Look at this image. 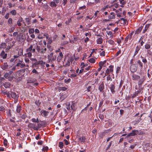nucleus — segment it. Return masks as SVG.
I'll return each instance as SVG.
<instances>
[{"label": "nucleus", "instance_id": "obj_1", "mask_svg": "<svg viewBox=\"0 0 152 152\" xmlns=\"http://www.w3.org/2000/svg\"><path fill=\"white\" fill-rule=\"evenodd\" d=\"M117 35H115V39H116V40L115 41L117 42V43L119 44L121 43V39L123 40V37H121V32L120 31H118L117 32Z\"/></svg>", "mask_w": 152, "mask_h": 152}, {"label": "nucleus", "instance_id": "obj_2", "mask_svg": "<svg viewBox=\"0 0 152 152\" xmlns=\"http://www.w3.org/2000/svg\"><path fill=\"white\" fill-rule=\"evenodd\" d=\"M139 80L138 81V86H139V88H141L142 89L144 88V86L142 85L143 83L144 82L145 80V78L144 76L142 77L140 79H139Z\"/></svg>", "mask_w": 152, "mask_h": 152}, {"label": "nucleus", "instance_id": "obj_3", "mask_svg": "<svg viewBox=\"0 0 152 152\" xmlns=\"http://www.w3.org/2000/svg\"><path fill=\"white\" fill-rule=\"evenodd\" d=\"M139 133V131L137 130H133L131 132L127 134L126 136V138H129L130 137H132L137 135Z\"/></svg>", "mask_w": 152, "mask_h": 152}, {"label": "nucleus", "instance_id": "obj_4", "mask_svg": "<svg viewBox=\"0 0 152 152\" xmlns=\"http://www.w3.org/2000/svg\"><path fill=\"white\" fill-rule=\"evenodd\" d=\"M143 90L141 88H138V90L137 91H135L133 94L132 96V98L135 97L136 96L138 95V94L140 93H141V94L143 92Z\"/></svg>", "mask_w": 152, "mask_h": 152}, {"label": "nucleus", "instance_id": "obj_5", "mask_svg": "<svg viewBox=\"0 0 152 152\" xmlns=\"http://www.w3.org/2000/svg\"><path fill=\"white\" fill-rule=\"evenodd\" d=\"M137 66L135 64H133L130 66V70L132 72H135L137 71Z\"/></svg>", "mask_w": 152, "mask_h": 152}, {"label": "nucleus", "instance_id": "obj_6", "mask_svg": "<svg viewBox=\"0 0 152 152\" xmlns=\"http://www.w3.org/2000/svg\"><path fill=\"white\" fill-rule=\"evenodd\" d=\"M132 79L133 80H136L140 79V77L139 75L135 74L134 73L132 74Z\"/></svg>", "mask_w": 152, "mask_h": 152}, {"label": "nucleus", "instance_id": "obj_7", "mask_svg": "<svg viewBox=\"0 0 152 152\" xmlns=\"http://www.w3.org/2000/svg\"><path fill=\"white\" fill-rule=\"evenodd\" d=\"M4 77L6 79H8L10 81L12 80L14 77L13 76L10 75L9 73L8 72H6L5 74Z\"/></svg>", "mask_w": 152, "mask_h": 152}, {"label": "nucleus", "instance_id": "obj_8", "mask_svg": "<svg viewBox=\"0 0 152 152\" xmlns=\"http://www.w3.org/2000/svg\"><path fill=\"white\" fill-rule=\"evenodd\" d=\"M59 2V0H53V1L51 2L50 6L51 7H56L57 6V4Z\"/></svg>", "mask_w": 152, "mask_h": 152}, {"label": "nucleus", "instance_id": "obj_9", "mask_svg": "<svg viewBox=\"0 0 152 152\" xmlns=\"http://www.w3.org/2000/svg\"><path fill=\"white\" fill-rule=\"evenodd\" d=\"M141 48V46L140 45H137L136 47L134 53L133 55V57L135 56L138 53L139 51Z\"/></svg>", "mask_w": 152, "mask_h": 152}, {"label": "nucleus", "instance_id": "obj_10", "mask_svg": "<svg viewBox=\"0 0 152 152\" xmlns=\"http://www.w3.org/2000/svg\"><path fill=\"white\" fill-rule=\"evenodd\" d=\"M143 27L142 26H141L139 27L135 31V34H138L139 33H140L142 29L143 28Z\"/></svg>", "mask_w": 152, "mask_h": 152}, {"label": "nucleus", "instance_id": "obj_11", "mask_svg": "<svg viewBox=\"0 0 152 152\" xmlns=\"http://www.w3.org/2000/svg\"><path fill=\"white\" fill-rule=\"evenodd\" d=\"M76 104L75 103H74L73 102H71V104L70 107L71 108V110H72L73 111H74L76 110Z\"/></svg>", "mask_w": 152, "mask_h": 152}, {"label": "nucleus", "instance_id": "obj_12", "mask_svg": "<svg viewBox=\"0 0 152 152\" xmlns=\"http://www.w3.org/2000/svg\"><path fill=\"white\" fill-rule=\"evenodd\" d=\"M115 11L116 13V15L117 17H120L121 16V8H120L119 9V10H116L115 9Z\"/></svg>", "mask_w": 152, "mask_h": 152}, {"label": "nucleus", "instance_id": "obj_13", "mask_svg": "<svg viewBox=\"0 0 152 152\" xmlns=\"http://www.w3.org/2000/svg\"><path fill=\"white\" fill-rule=\"evenodd\" d=\"M8 67L7 63H5L1 66V68L3 70H6L8 69Z\"/></svg>", "mask_w": 152, "mask_h": 152}, {"label": "nucleus", "instance_id": "obj_14", "mask_svg": "<svg viewBox=\"0 0 152 152\" xmlns=\"http://www.w3.org/2000/svg\"><path fill=\"white\" fill-rule=\"evenodd\" d=\"M140 57L142 59V62L144 63V64H145L147 63V60L146 59L145 57H144L141 55L140 56Z\"/></svg>", "mask_w": 152, "mask_h": 152}, {"label": "nucleus", "instance_id": "obj_15", "mask_svg": "<svg viewBox=\"0 0 152 152\" xmlns=\"http://www.w3.org/2000/svg\"><path fill=\"white\" fill-rule=\"evenodd\" d=\"M137 63L139 65V66L140 68V69H142L143 67V63L140 60H138L137 61Z\"/></svg>", "mask_w": 152, "mask_h": 152}, {"label": "nucleus", "instance_id": "obj_16", "mask_svg": "<svg viewBox=\"0 0 152 152\" xmlns=\"http://www.w3.org/2000/svg\"><path fill=\"white\" fill-rule=\"evenodd\" d=\"M40 113L42 114H43L44 116H46L48 115L49 112L44 110H42L40 111Z\"/></svg>", "mask_w": 152, "mask_h": 152}, {"label": "nucleus", "instance_id": "obj_17", "mask_svg": "<svg viewBox=\"0 0 152 152\" xmlns=\"http://www.w3.org/2000/svg\"><path fill=\"white\" fill-rule=\"evenodd\" d=\"M150 26V24H147L145 25L144 29L142 31V33L144 34L147 31L148 29L149 28Z\"/></svg>", "mask_w": 152, "mask_h": 152}, {"label": "nucleus", "instance_id": "obj_18", "mask_svg": "<svg viewBox=\"0 0 152 152\" xmlns=\"http://www.w3.org/2000/svg\"><path fill=\"white\" fill-rule=\"evenodd\" d=\"M120 108L119 107H116L115 108V113L116 114V116H118L119 113Z\"/></svg>", "mask_w": 152, "mask_h": 152}, {"label": "nucleus", "instance_id": "obj_19", "mask_svg": "<svg viewBox=\"0 0 152 152\" xmlns=\"http://www.w3.org/2000/svg\"><path fill=\"white\" fill-rule=\"evenodd\" d=\"M10 95L11 97L14 99H18V97L15 92H11L10 94Z\"/></svg>", "mask_w": 152, "mask_h": 152}, {"label": "nucleus", "instance_id": "obj_20", "mask_svg": "<svg viewBox=\"0 0 152 152\" xmlns=\"http://www.w3.org/2000/svg\"><path fill=\"white\" fill-rule=\"evenodd\" d=\"M7 53H5L4 51L3 50L2 51L1 54V56L4 59L6 58L7 57Z\"/></svg>", "mask_w": 152, "mask_h": 152}, {"label": "nucleus", "instance_id": "obj_21", "mask_svg": "<svg viewBox=\"0 0 152 152\" xmlns=\"http://www.w3.org/2000/svg\"><path fill=\"white\" fill-rule=\"evenodd\" d=\"M36 80L35 79H33L31 78H29L28 79L27 81L28 83H34Z\"/></svg>", "mask_w": 152, "mask_h": 152}, {"label": "nucleus", "instance_id": "obj_22", "mask_svg": "<svg viewBox=\"0 0 152 152\" xmlns=\"http://www.w3.org/2000/svg\"><path fill=\"white\" fill-rule=\"evenodd\" d=\"M97 44H101L103 42V39L101 37L98 38L96 40Z\"/></svg>", "mask_w": 152, "mask_h": 152}, {"label": "nucleus", "instance_id": "obj_23", "mask_svg": "<svg viewBox=\"0 0 152 152\" xmlns=\"http://www.w3.org/2000/svg\"><path fill=\"white\" fill-rule=\"evenodd\" d=\"M81 142H84L86 140V138L85 137L82 136L80 137L78 139Z\"/></svg>", "mask_w": 152, "mask_h": 152}, {"label": "nucleus", "instance_id": "obj_24", "mask_svg": "<svg viewBox=\"0 0 152 152\" xmlns=\"http://www.w3.org/2000/svg\"><path fill=\"white\" fill-rule=\"evenodd\" d=\"M104 88V86L103 83H101L99 86V89L100 91H102Z\"/></svg>", "mask_w": 152, "mask_h": 152}, {"label": "nucleus", "instance_id": "obj_25", "mask_svg": "<svg viewBox=\"0 0 152 152\" xmlns=\"http://www.w3.org/2000/svg\"><path fill=\"white\" fill-rule=\"evenodd\" d=\"M66 108L68 110H70V106L71 105V104L70 102H67L66 103Z\"/></svg>", "mask_w": 152, "mask_h": 152}, {"label": "nucleus", "instance_id": "obj_26", "mask_svg": "<svg viewBox=\"0 0 152 152\" xmlns=\"http://www.w3.org/2000/svg\"><path fill=\"white\" fill-rule=\"evenodd\" d=\"M33 48V46L32 45H31L28 48L26 49V52H31V51L32 50Z\"/></svg>", "mask_w": 152, "mask_h": 152}, {"label": "nucleus", "instance_id": "obj_27", "mask_svg": "<svg viewBox=\"0 0 152 152\" xmlns=\"http://www.w3.org/2000/svg\"><path fill=\"white\" fill-rule=\"evenodd\" d=\"M28 126L30 128H35V124L33 123H29Z\"/></svg>", "mask_w": 152, "mask_h": 152}, {"label": "nucleus", "instance_id": "obj_28", "mask_svg": "<svg viewBox=\"0 0 152 152\" xmlns=\"http://www.w3.org/2000/svg\"><path fill=\"white\" fill-rule=\"evenodd\" d=\"M124 110L122 109L120 110H119V113L118 115V116H117L118 117H121L122 115L124 113Z\"/></svg>", "mask_w": 152, "mask_h": 152}, {"label": "nucleus", "instance_id": "obj_29", "mask_svg": "<svg viewBox=\"0 0 152 152\" xmlns=\"http://www.w3.org/2000/svg\"><path fill=\"white\" fill-rule=\"evenodd\" d=\"M21 110V107L20 105H18L17 106L16 111L17 113H19Z\"/></svg>", "mask_w": 152, "mask_h": 152}, {"label": "nucleus", "instance_id": "obj_30", "mask_svg": "<svg viewBox=\"0 0 152 152\" xmlns=\"http://www.w3.org/2000/svg\"><path fill=\"white\" fill-rule=\"evenodd\" d=\"M26 53L25 54L26 56L29 58H30L31 56L32 55L31 52H26Z\"/></svg>", "mask_w": 152, "mask_h": 152}, {"label": "nucleus", "instance_id": "obj_31", "mask_svg": "<svg viewBox=\"0 0 152 152\" xmlns=\"http://www.w3.org/2000/svg\"><path fill=\"white\" fill-rule=\"evenodd\" d=\"M106 61H100L99 63V65L100 67H102L103 65L105 63Z\"/></svg>", "mask_w": 152, "mask_h": 152}, {"label": "nucleus", "instance_id": "obj_32", "mask_svg": "<svg viewBox=\"0 0 152 152\" xmlns=\"http://www.w3.org/2000/svg\"><path fill=\"white\" fill-rule=\"evenodd\" d=\"M151 48V45L150 44L148 43H146L145 46V49L148 50L149 49Z\"/></svg>", "mask_w": 152, "mask_h": 152}, {"label": "nucleus", "instance_id": "obj_33", "mask_svg": "<svg viewBox=\"0 0 152 152\" xmlns=\"http://www.w3.org/2000/svg\"><path fill=\"white\" fill-rule=\"evenodd\" d=\"M37 64H41L42 65H44L45 64V62H43L42 61H38Z\"/></svg>", "mask_w": 152, "mask_h": 152}, {"label": "nucleus", "instance_id": "obj_34", "mask_svg": "<svg viewBox=\"0 0 152 152\" xmlns=\"http://www.w3.org/2000/svg\"><path fill=\"white\" fill-rule=\"evenodd\" d=\"M10 86V84L9 83H6L4 85V87L6 88H9Z\"/></svg>", "mask_w": 152, "mask_h": 152}, {"label": "nucleus", "instance_id": "obj_35", "mask_svg": "<svg viewBox=\"0 0 152 152\" xmlns=\"http://www.w3.org/2000/svg\"><path fill=\"white\" fill-rule=\"evenodd\" d=\"M53 53H51L48 56V61H50V60H51L52 57L53 56Z\"/></svg>", "mask_w": 152, "mask_h": 152}, {"label": "nucleus", "instance_id": "obj_36", "mask_svg": "<svg viewBox=\"0 0 152 152\" xmlns=\"http://www.w3.org/2000/svg\"><path fill=\"white\" fill-rule=\"evenodd\" d=\"M113 66L111 65L110 66L109 68L108 69H109V70L110 72H113Z\"/></svg>", "mask_w": 152, "mask_h": 152}, {"label": "nucleus", "instance_id": "obj_37", "mask_svg": "<svg viewBox=\"0 0 152 152\" xmlns=\"http://www.w3.org/2000/svg\"><path fill=\"white\" fill-rule=\"evenodd\" d=\"M10 13L11 14L13 15H15L16 14V12L15 10H13L10 12Z\"/></svg>", "mask_w": 152, "mask_h": 152}, {"label": "nucleus", "instance_id": "obj_38", "mask_svg": "<svg viewBox=\"0 0 152 152\" xmlns=\"http://www.w3.org/2000/svg\"><path fill=\"white\" fill-rule=\"evenodd\" d=\"M89 61L91 63H94L95 61V60L93 58H91L89 60Z\"/></svg>", "mask_w": 152, "mask_h": 152}, {"label": "nucleus", "instance_id": "obj_39", "mask_svg": "<svg viewBox=\"0 0 152 152\" xmlns=\"http://www.w3.org/2000/svg\"><path fill=\"white\" fill-rule=\"evenodd\" d=\"M110 89L111 91V92L112 93H113L114 92V86L113 85H112L110 87Z\"/></svg>", "mask_w": 152, "mask_h": 152}, {"label": "nucleus", "instance_id": "obj_40", "mask_svg": "<svg viewBox=\"0 0 152 152\" xmlns=\"http://www.w3.org/2000/svg\"><path fill=\"white\" fill-rule=\"evenodd\" d=\"M58 145L59 147L61 148H63L64 145L63 143L62 142H60L58 143Z\"/></svg>", "mask_w": 152, "mask_h": 152}, {"label": "nucleus", "instance_id": "obj_41", "mask_svg": "<svg viewBox=\"0 0 152 152\" xmlns=\"http://www.w3.org/2000/svg\"><path fill=\"white\" fill-rule=\"evenodd\" d=\"M68 43V42L67 41H65L61 42V45H64Z\"/></svg>", "mask_w": 152, "mask_h": 152}, {"label": "nucleus", "instance_id": "obj_42", "mask_svg": "<svg viewBox=\"0 0 152 152\" xmlns=\"http://www.w3.org/2000/svg\"><path fill=\"white\" fill-rule=\"evenodd\" d=\"M8 23L10 25L12 24V19L11 18L9 19L8 21Z\"/></svg>", "mask_w": 152, "mask_h": 152}, {"label": "nucleus", "instance_id": "obj_43", "mask_svg": "<svg viewBox=\"0 0 152 152\" xmlns=\"http://www.w3.org/2000/svg\"><path fill=\"white\" fill-rule=\"evenodd\" d=\"M34 32V28H30L29 30V33L30 34L33 33Z\"/></svg>", "mask_w": 152, "mask_h": 152}, {"label": "nucleus", "instance_id": "obj_44", "mask_svg": "<svg viewBox=\"0 0 152 152\" xmlns=\"http://www.w3.org/2000/svg\"><path fill=\"white\" fill-rule=\"evenodd\" d=\"M134 33V31H132V32H131V33H130V34H129L128 35V36H129V39H132V36Z\"/></svg>", "mask_w": 152, "mask_h": 152}, {"label": "nucleus", "instance_id": "obj_45", "mask_svg": "<svg viewBox=\"0 0 152 152\" xmlns=\"http://www.w3.org/2000/svg\"><path fill=\"white\" fill-rule=\"evenodd\" d=\"M137 145L136 144H134L131 145L129 147V148L131 149H133Z\"/></svg>", "mask_w": 152, "mask_h": 152}, {"label": "nucleus", "instance_id": "obj_46", "mask_svg": "<svg viewBox=\"0 0 152 152\" xmlns=\"http://www.w3.org/2000/svg\"><path fill=\"white\" fill-rule=\"evenodd\" d=\"M139 135H143L145 134V132L143 131H140V132L138 133Z\"/></svg>", "mask_w": 152, "mask_h": 152}, {"label": "nucleus", "instance_id": "obj_47", "mask_svg": "<svg viewBox=\"0 0 152 152\" xmlns=\"http://www.w3.org/2000/svg\"><path fill=\"white\" fill-rule=\"evenodd\" d=\"M66 88L64 87H60L59 88V89L60 90H61V91H65L66 90Z\"/></svg>", "mask_w": 152, "mask_h": 152}, {"label": "nucleus", "instance_id": "obj_48", "mask_svg": "<svg viewBox=\"0 0 152 152\" xmlns=\"http://www.w3.org/2000/svg\"><path fill=\"white\" fill-rule=\"evenodd\" d=\"M56 56H55L53 57L51 59V60H50V61H51V62H52L53 61H54L56 60Z\"/></svg>", "mask_w": 152, "mask_h": 152}, {"label": "nucleus", "instance_id": "obj_49", "mask_svg": "<svg viewBox=\"0 0 152 152\" xmlns=\"http://www.w3.org/2000/svg\"><path fill=\"white\" fill-rule=\"evenodd\" d=\"M121 70V67L118 66L116 69V73H118V72H119V71H120Z\"/></svg>", "mask_w": 152, "mask_h": 152}, {"label": "nucleus", "instance_id": "obj_50", "mask_svg": "<svg viewBox=\"0 0 152 152\" xmlns=\"http://www.w3.org/2000/svg\"><path fill=\"white\" fill-rule=\"evenodd\" d=\"M129 39V36L128 35L126 37L125 39V43L127 42L128 41Z\"/></svg>", "mask_w": 152, "mask_h": 152}, {"label": "nucleus", "instance_id": "obj_51", "mask_svg": "<svg viewBox=\"0 0 152 152\" xmlns=\"http://www.w3.org/2000/svg\"><path fill=\"white\" fill-rule=\"evenodd\" d=\"M4 145L6 146L7 145V140L6 139H5L4 141Z\"/></svg>", "mask_w": 152, "mask_h": 152}, {"label": "nucleus", "instance_id": "obj_52", "mask_svg": "<svg viewBox=\"0 0 152 152\" xmlns=\"http://www.w3.org/2000/svg\"><path fill=\"white\" fill-rule=\"evenodd\" d=\"M121 53V50H119L115 54V56H117L119 55Z\"/></svg>", "mask_w": 152, "mask_h": 152}, {"label": "nucleus", "instance_id": "obj_53", "mask_svg": "<svg viewBox=\"0 0 152 152\" xmlns=\"http://www.w3.org/2000/svg\"><path fill=\"white\" fill-rule=\"evenodd\" d=\"M48 147L47 146H45V147H44L43 148H42V150L44 151H47L48 150Z\"/></svg>", "mask_w": 152, "mask_h": 152}, {"label": "nucleus", "instance_id": "obj_54", "mask_svg": "<svg viewBox=\"0 0 152 152\" xmlns=\"http://www.w3.org/2000/svg\"><path fill=\"white\" fill-rule=\"evenodd\" d=\"M41 137H40V135L39 134H38L37 136L35 137V138L36 140H38L40 139Z\"/></svg>", "mask_w": 152, "mask_h": 152}, {"label": "nucleus", "instance_id": "obj_55", "mask_svg": "<svg viewBox=\"0 0 152 152\" xmlns=\"http://www.w3.org/2000/svg\"><path fill=\"white\" fill-rule=\"evenodd\" d=\"M63 57H59V56H58L57 58V60L58 62H60L61 60L62 59Z\"/></svg>", "mask_w": 152, "mask_h": 152}, {"label": "nucleus", "instance_id": "obj_56", "mask_svg": "<svg viewBox=\"0 0 152 152\" xmlns=\"http://www.w3.org/2000/svg\"><path fill=\"white\" fill-rule=\"evenodd\" d=\"M108 42L109 44H110L111 45H113V44L114 42H113V40H112L110 39V40H109L108 41Z\"/></svg>", "mask_w": 152, "mask_h": 152}, {"label": "nucleus", "instance_id": "obj_57", "mask_svg": "<svg viewBox=\"0 0 152 152\" xmlns=\"http://www.w3.org/2000/svg\"><path fill=\"white\" fill-rule=\"evenodd\" d=\"M84 72V69L83 68H81L80 69V70L79 72V74L82 73Z\"/></svg>", "mask_w": 152, "mask_h": 152}, {"label": "nucleus", "instance_id": "obj_58", "mask_svg": "<svg viewBox=\"0 0 152 152\" xmlns=\"http://www.w3.org/2000/svg\"><path fill=\"white\" fill-rule=\"evenodd\" d=\"M89 38L88 37H86L85 39H84V42L85 43H87V42L89 41Z\"/></svg>", "mask_w": 152, "mask_h": 152}, {"label": "nucleus", "instance_id": "obj_59", "mask_svg": "<svg viewBox=\"0 0 152 152\" xmlns=\"http://www.w3.org/2000/svg\"><path fill=\"white\" fill-rule=\"evenodd\" d=\"M80 66L81 67V68H83L85 66L84 63L83 62L81 63Z\"/></svg>", "mask_w": 152, "mask_h": 152}, {"label": "nucleus", "instance_id": "obj_60", "mask_svg": "<svg viewBox=\"0 0 152 152\" xmlns=\"http://www.w3.org/2000/svg\"><path fill=\"white\" fill-rule=\"evenodd\" d=\"M9 13H7L4 16V17L5 18L7 19L9 18Z\"/></svg>", "mask_w": 152, "mask_h": 152}, {"label": "nucleus", "instance_id": "obj_61", "mask_svg": "<svg viewBox=\"0 0 152 152\" xmlns=\"http://www.w3.org/2000/svg\"><path fill=\"white\" fill-rule=\"evenodd\" d=\"M25 61L26 63H28L29 61V60L27 58H25Z\"/></svg>", "mask_w": 152, "mask_h": 152}, {"label": "nucleus", "instance_id": "obj_62", "mask_svg": "<svg viewBox=\"0 0 152 152\" xmlns=\"http://www.w3.org/2000/svg\"><path fill=\"white\" fill-rule=\"evenodd\" d=\"M32 72L33 73H35V74H38V72H37L36 70L34 69L32 71Z\"/></svg>", "mask_w": 152, "mask_h": 152}, {"label": "nucleus", "instance_id": "obj_63", "mask_svg": "<svg viewBox=\"0 0 152 152\" xmlns=\"http://www.w3.org/2000/svg\"><path fill=\"white\" fill-rule=\"evenodd\" d=\"M36 49L37 50L38 52H39L40 50L39 47L38 45L37 46Z\"/></svg>", "mask_w": 152, "mask_h": 152}, {"label": "nucleus", "instance_id": "obj_64", "mask_svg": "<svg viewBox=\"0 0 152 152\" xmlns=\"http://www.w3.org/2000/svg\"><path fill=\"white\" fill-rule=\"evenodd\" d=\"M86 8V6L85 5H84L83 6L81 7H80L79 9L80 10H82L83 9H85Z\"/></svg>", "mask_w": 152, "mask_h": 152}]
</instances>
